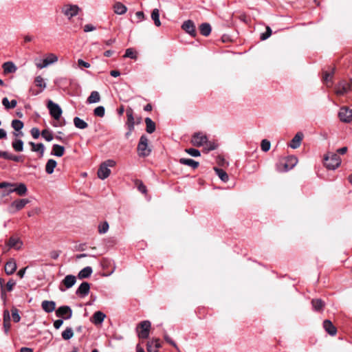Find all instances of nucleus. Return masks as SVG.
<instances>
[{"instance_id":"obj_1","label":"nucleus","mask_w":352,"mask_h":352,"mask_svg":"<svg viewBox=\"0 0 352 352\" xmlns=\"http://www.w3.org/2000/svg\"><path fill=\"white\" fill-rule=\"evenodd\" d=\"M324 166L329 170L336 169L341 164V159L337 153H329L324 157Z\"/></svg>"},{"instance_id":"obj_2","label":"nucleus","mask_w":352,"mask_h":352,"mask_svg":"<svg viewBox=\"0 0 352 352\" xmlns=\"http://www.w3.org/2000/svg\"><path fill=\"white\" fill-rule=\"evenodd\" d=\"M298 163V158L294 155L288 156L284 162L276 164V170L278 172H287L292 169Z\"/></svg>"},{"instance_id":"obj_3","label":"nucleus","mask_w":352,"mask_h":352,"mask_svg":"<svg viewBox=\"0 0 352 352\" xmlns=\"http://www.w3.org/2000/svg\"><path fill=\"white\" fill-rule=\"evenodd\" d=\"M115 165L116 162L113 160H107L102 162L98 170V177L101 179L107 178L111 173V170L109 168L113 167Z\"/></svg>"},{"instance_id":"obj_4","label":"nucleus","mask_w":352,"mask_h":352,"mask_svg":"<svg viewBox=\"0 0 352 352\" xmlns=\"http://www.w3.org/2000/svg\"><path fill=\"white\" fill-rule=\"evenodd\" d=\"M138 151L140 157L148 156L151 152V149L148 147V138L145 135H142L140 138Z\"/></svg>"},{"instance_id":"obj_5","label":"nucleus","mask_w":352,"mask_h":352,"mask_svg":"<svg viewBox=\"0 0 352 352\" xmlns=\"http://www.w3.org/2000/svg\"><path fill=\"white\" fill-rule=\"evenodd\" d=\"M80 8L78 6L71 4L64 5L61 8L62 13L67 16L68 19L76 16Z\"/></svg>"},{"instance_id":"obj_6","label":"nucleus","mask_w":352,"mask_h":352,"mask_svg":"<svg viewBox=\"0 0 352 352\" xmlns=\"http://www.w3.org/2000/svg\"><path fill=\"white\" fill-rule=\"evenodd\" d=\"M47 108L50 111V116L55 120H58L62 115V109L60 107L52 100L47 102Z\"/></svg>"},{"instance_id":"obj_7","label":"nucleus","mask_w":352,"mask_h":352,"mask_svg":"<svg viewBox=\"0 0 352 352\" xmlns=\"http://www.w3.org/2000/svg\"><path fill=\"white\" fill-rule=\"evenodd\" d=\"M29 202L30 200L28 199L15 200L10 205L8 210L10 213H14L16 211L23 209Z\"/></svg>"},{"instance_id":"obj_8","label":"nucleus","mask_w":352,"mask_h":352,"mask_svg":"<svg viewBox=\"0 0 352 352\" xmlns=\"http://www.w3.org/2000/svg\"><path fill=\"white\" fill-rule=\"evenodd\" d=\"M56 315L58 318L68 320L72 316V310L71 307L67 305L60 306L56 310Z\"/></svg>"},{"instance_id":"obj_9","label":"nucleus","mask_w":352,"mask_h":352,"mask_svg":"<svg viewBox=\"0 0 352 352\" xmlns=\"http://www.w3.org/2000/svg\"><path fill=\"white\" fill-rule=\"evenodd\" d=\"M340 120L346 123H349L352 120V110L346 107H342L338 112Z\"/></svg>"},{"instance_id":"obj_10","label":"nucleus","mask_w":352,"mask_h":352,"mask_svg":"<svg viewBox=\"0 0 352 352\" xmlns=\"http://www.w3.org/2000/svg\"><path fill=\"white\" fill-rule=\"evenodd\" d=\"M208 140L206 135H203L201 133H195L191 139V143L195 146H201Z\"/></svg>"},{"instance_id":"obj_11","label":"nucleus","mask_w":352,"mask_h":352,"mask_svg":"<svg viewBox=\"0 0 352 352\" xmlns=\"http://www.w3.org/2000/svg\"><path fill=\"white\" fill-rule=\"evenodd\" d=\"M76 282V278L74 275H67L64 279L62 280L61 284L65 286L63 288L61 285L59 287V289L61 292H65L66 289H69L73 287Z\"/></svg>"},{"instance_id":"obj_12","label":"nucleus","mask_w":352,"mask_h":352,"mask_svg":"<svg viewBox=\"0 0 352 352\" xmlns=\"http://www.w3.org/2000/svg\"><path fill=\"white\" fill-rule=\"evenodd\" d=\"M151 325V322L148 320H144L140 323L139 326L141 328V331L138 333V336L140 338L146 339L148 337Z\"/></svg>"},{"instance_id":"obj_13","label":"nucleus","mask_w":352,"mask_h":352,"mask_svg":"<svg viewBox=\"0 0 352 352\" xmlns=\"http://www.w3.org/2000/svg\"><path fill=\"white\" fill-rule=\"evenodd\" d=\"M182 29L192 36H196L195 25L192 21L187 20L182 25Z\"/></svg>"},{"instance_id":"obj_14","label":"nucleus","mask_w":352,"mask_h":352,"mask_svg":"<svg viewBox=\"0 0 352 352\" xmlns=\"http://www.w3.org/2000/svg\"><path fill=\"white\" fill-rule=\"evenodd\" d=\"M90 290V284L87 282H82L76 291V294L82 297L87 296Z\"/></svg>"},{"instance_id":"obj_15","label":"nucleus","mask_w":352,"mask_h":352,"mask_svg":"<svg viewBox=\"0 0 352 352\" xmlns=\"http://www.w3.org/2000/svg\"><path fill=\"white\" fill-rule=\"evenodd\" d=\"M16 187L13 190H8L7 194L16 192L19 196H23L27 193L28 189L25 184H15Z\"/></svg>"},{"instance_id":"obj_16","label":"nucleus","mask_w":352,"mask_h":352,"mask_svg":"<svg viewBox=\"0 0 352 352\" xmlns=\"http://www.w3.org/2000/svg\"><path fill=\"white\" fill-rule=\"evenodd\" d=\"M6 244L10 248L19 250L21 248L23 242L19 238L10 236Z\"/></svg>"},{"instance_id":"obj_17","label":"nucleus","mask_w":352,"mask_h":352,"mask_svg":"<svg viewBox=\"0 0 352 352\" xmlns=\"http://www.w3.org/2000/svg\"><path fill=\"white\" fill-rule=\"evenodd\" d=\"M126 114L127 117L126 125L128 129L131 131H133L135 126V120L133 117V111L131 107L126 109Z\"/></svg>"},{"instance_id":"obj_18","label":"nucleus","mask_w":352,"mask_h":352,"mask_svg":"<svg viewBox=\"0 0 352 352\" xmlns=\"http://www.w3.org/2000/svg\"><path fill=\"white\" fill-rule=\"evenodd\" d=\"M351 89V85L345 81L340 82L336 87V92L339 96H342Z\"/></svg>"},{"instance_id":"obj_19","label":"nucleus","mask_w":352,"mask_h":352,"mask_svg":"<svg viewBox=\"0 0 352 352\" xmlns=\"http://www.w3.org/2000/svg\"><path fill=\"white\" fill-rule=\"evenodd\" d=\"M303 138V134L302 132H298L291 140L289 146L292 148H297L300 146L301 141Z\"/></svg>"},{"instance_id":"obj_20","label":"nucleus","mask_w":352,"mask_h":352,"mask_svg":"<svg viewBox=\"0 0 352 352\" xmlns=\"http://www.w3.org/2000/svg\"><path fill=\"white\" fill-rule=\"evenodd\" d=\"M41 307L46 313H52L56 309V302L53 300H43Z\"/></svg>"},{"instance_id":"obj_21","label":"nucleus","mask_w":352,"mask_h":352,"mask_svg":"<svg viewBox=\"0 0 352 352\" xmlns=\"http://www.w3.org/2000/svg\"><path fill=\"white\" fill-rule=\"evenodd\" d=\"M323 327L330 336H335L337 333L336 328L329 320H324Z\"/></svg>"},{"instance_id":"obj_22","label":"nucleus","mask_w":352,"mask_h":352,"mask_svg":"<svg viewBox=\"0 0 352 352\" xmlns=\"http://www.w3.org/2000/svg\"><path fill=\"white\" fill-rule=\"evenodd\" d=\"M105 317L106 316L104 313L98 311L94 314L91 322L96 325L101 324Z\"/></svg>"},{"instance_id":"obj_23","label":"nucleus","mask_w":352,"mask_h":352,"mask_svg":"<svg viewBox=\"0 0 352 352\" xmlns=\"http://www.w3.org/2000/svg\"><path fill=\"white\" fill-rule=\"evenodd\" d=\"M2 67L3 72L6 74L14 73L17 69L16 65L11 61L4 63L2 65Z\"/></svg>"},{"instance_id":"obj_24","label":"nucleus","mask_w":352,"mask_h":352,"mask_svg":"<svg viewBox=\"0 0 352 352\" xmlns=\"http://www.w3.org/2000/svg\"><path fill=\"white\" fill-rule=\"evenodd\" d=\"M58 60V57L51 54L47 58H45V64H36V67L39 69H43L47 67L49 65L56 63Z\"/></svg>"},{"instance_id":"obj_25","label":"nucleus","mask_w":352,"mask_h":352,"mask_svg":"<svg viewBox=\"0 0 352 352\" xmlns=\"http://www.w3.org/2000/svg\"><path fill=\"white\" fill-rule=\"evenodd\" d=\"M113 11L119 15L124 14L127 11V8L121 2H116L113 5Z\"/></svg>"},{"instance_id":"obj_26","label":"nucleus","mask_w":352,"mask_h":352,"mask_svg":"<svg viewBox=\"0 0 352 352\" xmlns=\"http://www.w3.org/2000/svg\"><path fill=\"white\" fill-rule=\"evenodd\" d=\"M16 270V264L14 259L8 261L5 265V272L8 275L12 274Z\"/></svg>"},{"instance_id":"obj_27","label":"nucleus","mask_w":352,"mask_h":352,"mask_svg":"<svg viewBox=\"0 0 352 352\" xmlns=\"http://www.w3.org/2000/svg\"><path fill=\"white\" fill-rule=\"evenodd\" d=\"M311 305L314 311H320L324 307L325 303L321 299L316 298L311 300Z\"/></svg>"},{"instance_id":"obj_28","label":"nucleus","mask_w":352,"mask_h":352,"mask_svg":"<svg viewBox=\"0 0 352 352\" xmlns=\"http://www.w3.org/2000/svg\"><path fill=\"white\" fill-rule=\"evenodd\" d=\"M92 272H93V270H92L91 267L87 266V267H84L82 270H81L79 272V273L78 274V277L79 279L87 278H89L91 275Z\"/></svg>"},{"instance_id":"obj_29","label":"nucleus","mask_w":352,"mask_h":352,"mask_svg":"<svg viewBox=\"0 0 352 352\" xmlns=\"http://www.w3.org/2000/svg\"><path fill=\"white\" fill-rule=\"evenodd\" d=\"M65 152V148L59 144H54L51 152L52 155L62 157Z\"/></svg>"},{"instance_id":"obj_30","label":"nucleus","mask_w":352,"mask_h":352,"mask_svg":"<svg viewBox=\"0 0 352 352\" xmlns=\"http://www.w3.org/2000/svg\"><path fill=\"white\" fill-rule=\"evenodd\" d=\"M179 163L192 167L193 169L199 166V162L189 158H180Z\"/></svg>"},{"instance_id":"obj_31","label":"nucleus","mask_w":352,"mask_h":352,"mask_svg":"<svg viewBox=\"0 0 352 352\" xmlns=\"http://www.w3.org/2000/svg\"><path fill=\"white\" fill-rule=\"evenodd\" d=\"M56 165H57V162L54 160H53V159L48 160V161L47 162L46 165H45V172L50 175L54 173V168H56Z\"/></svg>"},{"instance_id":"obj_32","label":"nucleus","mask_w":352,"mask_h":352,"mask_svg":"<svg viewBox=\"0 0 352 352\" xmlns=\"http://www.w3.org/2000/svg\"><path fill=\"white\" fill-rule=\"evenodd\" d=\"M146 131L148 133H153L155 131V123L150 118H145Z\"/></svg>"},{"instance_id":"obj_33","label":"nucleus","mask_w":352,"mask_h":352,"mask_svg":"<svg viewBox=\"0 0 352 352\" xmlns=\"http://www.w3.org/2000/svg\"><path fill=\"white\" fill-rule=\"evenodd\" d=\"M214 170L221 181H223V182H227L228 181V175L225 170L217 167H214Z\"/></svg>"},{"instance_id":"obj_34","label":"nucleus","mask_w":352,"mask_h":352,"mask_svg":"<svg viewBox=\"0 0 352 352\" xmlns=\"http://www.w3.org/2000/svg\"><path fill=\"white\" fill-rule=\"evenodd\" d=\"M199 30L203 36H208L211 32V26L208 23H201L199 27Z\"/></svg>"},{"instance_id":"obj_35","label":"nucleus","mask_w":352,"mask_h":352,"mask_svg":"<svg viewBox=\"0 0 352 352\" xmlns=\"http://www.w3.org/2000/svg\"><path fill=\"white\" fill-rule=\"evenodd\" d=\"M100 100V96L97 91H93L88 97L87 102L89 104L97 103Z\"/></svg>"},{"instance_id":"obj_36","label":"nucleus","mask_w":352,"mask_h":352,"mask_svg":"<svg viewBox=\"0 0 352 352\" xmlns=\"http://www.w3.org/2000/svg\"><path fill=\"white\" fill-rule=\"evenodd\" d=\"M74 124L76 128L80 129H85L88 126L87 123L78 117L74 118Z\"/></svg>"},{"instance_id":"obj_37","label":"nucleus","mask_w":352,"mask_h":352,"mask_svg":"<svg viewBox=\"0 0 352 352\" xmlns=\"http://www.w3.org/2000/svg\"><path fill=\"white\" fill-rule=\"evenodd\" d=\"M13 149L16 152H21L23 150V142L20 139H15L12 142Z\"/></svg>"},{"instance_id":"obj_38","label":"nucleus","mask_w":352,"mask_h":352,"mask_svg":"<svg viewBox=\"0 0 352 352\" xmlns=\"http://www.w3.org/2000/svg\"><path fill=\"white\" fill-rule=\"evenodd\" d=\"M151 19L153 20L155 25L157 27L161 25V22L160 20V11L157 8H155L153 10L151 13Z\"/></svg>"},{"instance_id":"obj_39","label":"nucleus","mask_w":352,"mask_h":352,"mask_svg":"<svg viewBox=\"0 0 352 352\" xmlns=\"http://www.w3.org/2000/svg\"><path fill=\"white\" fill-rule=\"evenodd\" d=\"M33 152H38L40 154V157H43L45 152V146L43 143H38L33 144V148H31Z\"/></svg>"},{"instance_id":"obj_40","label":"nucleus","mask_w":352,"mask_h":352,"mask_svg":"<svg viewBox=\"0 0 352 352\" xmlns=\"http://www.w3.org/2000/svg\"><path fill=\"white\" fill-rule=\"evenodd\" d=\"M73 336L74 331L71 327H67L65 330L62 332V338L65 340L71 339Z\"/></svg>"},{"instance_id":"obj_41","label":"nucleus","mask_w":352,"mask_h":352,"mask_svg":"<svg viewBox=\"0 0 352 352\" xmlns=\"http://www.w3.org/2000/svg\"><path fill=\"white\" fill-rule=\"evenodd\" d=\"M11 126L16 131H19L23 128L24 124L23 122L19 120H13Z\"/></svg>"},{"instance_id":"obj_42","label":"nucleus","mask_w":352,"mask_h":352,"mask_svg":"<svg viewBox=\"0 0 352 352\" xmlns=\"http://www.w3.org/2000/svg\"><path fill=\"white\" fill-rule=\"evenodd\" d=\"M41 135L47 142H50L53 140L52 133L47 129L43 130L41 131Z\"/></svg>"},{"instance_id":"obj_43","label":"nucleus","mask_w":352,"mask_h":352,"mask_svg":"<svg viewBox=\"0 0 352 352\" xmlns=\"http://www.w3.org/2000/svg\"><path fill=\"white\" fill-rule=\"evenodd\" d=\"M94 113L96 116L102 118L105 113V109L103 106H98L94 110Z\"/></svg>"},{"instance_id":"obj_44","label":"nucleus","mask_w":352,"mask_h":352,"mask_svg":"<svg viewBox=\"0 0 352 352\" xmlns=\"http://www.w3.org/2000/svg\"><path fill=\"white\" fill-rule=\"evenodd\" d=\"M109 226L107 221H104L98 226V232L105 234L109 230Z\"/></svg>"},{"instance_id":"obj_45","label":"nucleus","mask_w":352,"mask_h":352,"mask_svg":"<svg viewBox=\"0 0 352 352\" xmlns=\"http://www.w3.org/2000/svg\"><path fill=\"white\" fill-rule=\"evenodd\" d=\"M34 82L37 87H41L43 89L46 87V84L41 76H38L35 78Z\"/></svg>"},{"instance_id":"obj_46","label":"nucleus","mask_w":352,"mask_h":352,"mask_svg":"<svg viewBox=\"0 0 352 352\" xmlns=\"http://www.w3.org/2000/svg\"><path fill=\"white\" fill-rule=\"evenodd\" d=\"M124 57L130 58L131 59H135V60L137 58L135 52H134L133 49H132V48H128L126 50L125 54L124 55Z\"/></svg>"},{"instance_id":"obj_47","label":"nucleus","mask_w":352,"mask_h":352,"mask_svg":"<svg viewBox=\"0 0 352 352\" xmlns=\"http://www.w3.org/2000/svg\"><path fill=\"white\" fill-rule=\"evenodd\" d=\"M11 311L13 321L14 322H19L21 320V316H19V310L16 308L13 307Z\"/></svg>"},{"instance_id":"obj_48","label":"nucleus","mask_w":352,"mask_h":352,"mask_svg":"<svg viewBox=\"0 0 352 352\" xmlns=\"http://www.w3.org/2000/svg\"><path fill=\"white\" fill-rule=\"evenodd\" d=\"M271 144L267 140H263L261 144V147L263 151L267 152L270 149Z\"/></svg>"},{"instance_id":"obj_49","label":"nucleus","mask_w":352,"mask_h":352,"mask_svg":"<svg viewBox=\"0 0 352 352\" xmlns=\"http://www.w3.org/2000/svg\"><path fill=\"white\" fill-rule=\"evenodd\" d=\"M272 29L269 26H267L266 31L261 34V40L265 41L267 39L272 35Z\"/></svg>"},{"instance_id":"obj_50","label":"nucleus","mask_w":352,"mask_h":352,"mask_svg":"<svg viewBox=\"0 0 352 352\" xmlns=\"http://www.w3.org/2000/svg\"><path fill=\"white\" fill-rule=\"evenodd\" d=\"M185 151L192 157H199L201 155L200 151L196 148H190L186 149Z\"/></svg>"},{"instance_id":"obj_51","label":"nucleus","mask_w":352,"mask_h":352,"mask_svg":"<svg viewBox=\"0 0 352 352\" xmlns=\"http://www.w3.org/2000/svg\"><path fill=\"white\" fill-rule=\"evenodd\" d=\"M30 133H31L32 136L33 137V138H34V139H38L39 138L40 134H41V133H40L39 129L36 127H33L31 129Z\"/></svg>"},{"instance_id":"obj_52","label":"nucleus","mask_w":352,"mask_h":352,"mask_svg":"<svg viewBox=\"0 0 352 352\" xmlns=\"http://www.w3.org/2000/svg\"><path fill=\"white\" fill-rule=\"evenodd\" d=\"M16 285L15 280L10 279L6 284V289L8 292H11L13 289V287Z\"/></svg>"},{"instance_id":"obj_53","label":"nucleus","mask_w":352,"mask_h":352,"mask_svg":"<svg viewBox=\"0 0 352 352\" xmlns=\"http://www.w3.org/2000/svg\"><path fill=\"white\" fill-rule=\"evenodd\" d=\"M60 253H61L60 250H53V251L50 252V255L52 259L56 260L59 257Z\"/></svg>"},{"instance_id":"obj_54","label":"nucleus","mask_w":352,"mask_h":352,"mask_svg":"<svg viewBox=\"0 0 352 352\" xmlns=\"http://www.w3.org/2000/svg\"><path fill=\"white\" fill-rule=\"evenodd\" d=\"M164 339L165 340L169 343L170 344H171L172 346H173L175 348H176L177 349V351H179V349L176 344V343L167 335H166L164 336Z\"/></svg>"},{"instance_id":"obj_55","label":"nucleus","mask_w":352,"mask_h":352,"mask_svg":"<svg viewBox=\"0 0 352 352\" xmlns=\"http://www.w3.org/2000/svg\"><path fill=\"white\" fill-rule=\"evenodd\" d=\"M147 351L148 352H157V349L156 347L153 346V342H148L147 344Z\"/></svg>"},{"instance_id":"obj_56","label":"nucleus","mask_w":352,"mask_h":352,"mask_svg":"<svg viewBox=\"0 0 352 352\" xmlns=\"http://www.w3.org/2000/svg\"><path fill=\"white\" fill-rule=\"evenodd\" d=\"M96 30V27L92 24H87L84 26V32H89Z\"/></svg>"},{"instance_id":"obj_57","label":"nucleus","mask_w":352,"mask_h":352,"mask_svg":"<svg viewBox=\"0 0 352 352\" xmlns=\"http://www.w3.org/2000/svg\"><path fill=\"white\" fill-rule=\"evenodd\" d=\"M78 66H80V67H85V68H89V67H90V66H91V65H90V64H89V63L85 62V61H84V60H82V59H78Z\"/></svg>"},{"instance_id":"obj_58","label":"nucleus","mask_w":352,"mask_h":352,"mask_svg":"<svg viewBox=\"0 0 352 352\" xmlns=\"http://www.w3.org/2000/svg\"><path fill=\"white\" fill-rule=\"evenodd\" d=\"M135 16L138 19V21H142L144 19V14L142 11H138L135 13Z\"/></svg>"},{"instance_id":"obj_59","label":"nucleus","mask_w":352,"mask_h":352,"mask_svg":"<svg viewBox=\"0 0 352 352\" xmlns=\"http://www.w3.org/2000/svg\"><path fill=\"white\" fill-rule=\"evenodd\" d=\"M2 104L4 106L5 109H10V101L8 98L5 97L2 99Z\"/></svg>"},{"instance_id":"obj_60","label":"nucleus","mask_w":352,"mask_h":352,"mask_svg":"<svg viewBox=\"0 0 352 352\" xmlns=\"http://www.w3.org/2000/svg\"><path fill=\"white\" fill-rule=\"evenodd\" d=\"M3 322H10V315L8 310L3 311Z\"/></svg>"},{"instance_id":"obj_61","label":"nucleus","mask_w":352,"mask_h":352,"mask_svg":"<svg viewBox=\"0 0 352 352\" xmlns=\"http://www.w3.org/2000/svg\"><path fill=\"white\" fill-rule=\"evenodd\" d=\"M63 323V320L62 319H58L54 321V327L56 329H58Z\"/></svg>"},{"instance_id":"obj_62","label":"nucleus","mask_w":352,"mask_h":352,"mask_svg":"<svg viewBox=\"0 0 352 352\" xmlns=\"http://www.w3.org/2000/svg\"><path fill=\"white\" fill-rule=\"evenodd\" d=\"M11 327L10 322H3V329L6 334H8Z\"/></svg>"},{"instance_id":"obj_63","label":"nucleus","mask_w":352,"mask_h":352,"mask_svg":"<svg viewBox=\"0 0 352 352\" xmlns=\"http://www.w3.org/2000/svg\"><path fill=\"white\" fill-rule=\"evenodd\" d=\"M12 153H10L7 151H1V157H3L6 160H10Z\"/></svg>"},{"instance_id":"obj_64","label":"nucleus","mask_w":352,"mask_h":352,"mask_svg":"<svg viewBox=\"0 0 352 352\" xmlns=\"http://www.w3.org/2000/svg\"><path fill=\"white\" fill-rule=\"evenodd\" d=\"M15 186V184L8 183V182H1L0 183V188L12 187Z\"/></svg>"}]
</instances>
